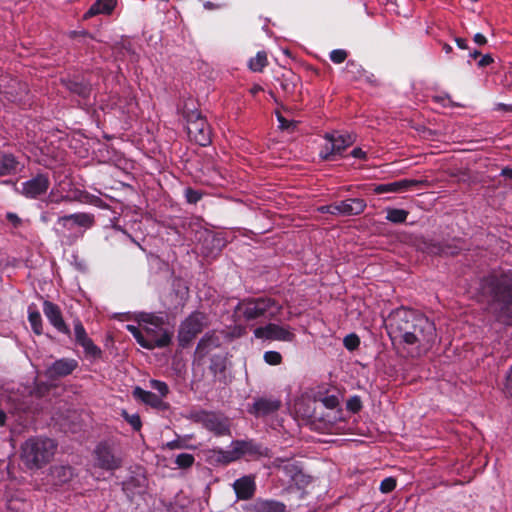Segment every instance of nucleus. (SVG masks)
Here are the masks:
<instances>
[{"label":"nucleus","instance_id":"nucleus-1","mask_svg":"<svg viewBox=\"0 0 512 512\" xmlns=\"http://www.w3.org/2000/svg\"><path fill=\"white\" fill-rule=\"evenodd\" d=\"M384 322L392 341L398 340L406 345L416 346L419 351L427 352L436 341L434 322L413 309L403 306L396 308L388 314Z\"/></svg>","mask_w":512,"mask_h":512},{"label":"nucleus","instance_id":"nucleus-2","mask_svg":"<svg viewBox=\"0 0 512 512\" xmlns=\"http://www.w3.org/2000/svg\"><path fill=\"white\" fill-rule=\"evenodd\" d=\"M482 290L491 298L488 309L495 320L512 326V270L484 278Z\"/></svg>","mask_w":512,"mask_h":512},{"label":"nucleus","instance_id":"nucleus-3","mask_svg":"<svg viewBox=\"0 0 512 512\" xmlns=\"http://www.w3.org/2000/svg\"><path fill=\"white\" fill-rule=\"evenodd\" d=\"M56 448L50 438H30L22 445L21 458L29 469H39L52 459Z\"/></svg>","mask_w":512,"mask_h":512},{"label":"nucleus","instance_id":"nucleus-4","mask_svg":"<svg viewBox=\"0 0 512 512\" xmlns=\"http://www.w3.org/2000/svg\"><path fill=\"white\" fill-rule=\"evenodd\" d=\"M282 310V305L270 297L245 298L238 302L235 312L245 321H253L259 318L272 319Z\"/></svg>","mask_w":512,"mask_h":512},{"label":"nucleus","instance_id":"nucleus-5","mask_svg":"<svg viewBox=\"0 0 512 512\" xmlns=\"http://www.w3.org/2000/svg\"><path fill=\"white\" fill-rule=\"evenodd\" d=\"M92 460L94 468L114 473L123 467L124 453L117 441L105 439L94 447Z\"/></svg>","mask_w":512,"mask_h":512},{"label":"nucleus","instance_id":"nucleus-6","mask_svg":"<svg viewBox=\"0 0 512 512\" xmlns=\"http://www.w3.org/2000/svg\"><path fill=\"white\" fill-rule=\"evenodd\" d=\"M167 317L163 314L141 313L139 315V324L145 332L148 342H157L164 337H168L165 347L172 342L173 331L166 327Z\"/></svg>","mask_w":512,"mask_h":512},{"label":"nucleus","instance_id":"nucleus-7","mask_svg":"<svg viewBox=\"0 0 512 512\" xmlns=\"http://www.w3.org/2000/svg\"><path fill=\"white\" fill-rule=\"evenodd\" d=\"M324 140L325 143L319 151V157L324 161H335L344 157V152L355 142V138L351 134L338 131L326 133Z\"/></svg>","mask_w":512,"mask_h":512},{"label":"nucleus","instance_id":"nucleus-8","mask_svg":"<svg viewBox=\"0 0 512 512\" xmlns=\"http://www.w3.org/2000/svg\"><path fill=\"white\" fill-rule=\"evenodd\" d=\"M184 118L189 139L202 147L210 145L211 128L206 118L197 110L184 111Z\"/></svg>","mask_w":512,"mask_h":512},{"label":"nucleus","instance_id":"nucleus-9","mask_svg":"<svg viewBox=\"0 0 512 512\" xmlns=\"http://www.w3.org/2000/svg\"><path fill=\"white\" fill-rule=\"evenodd\" d=\"M193 421L217 437L231 434L230 420L222 413L201 410L193 414Z\"/></svg>","mask_w":512,"mask_h":512},{"label":"nucleus","instance_id":"nucleus-10","mask_svg":"<svg viewBox=\"0 0 512 512\" xmlns=\"http://www.w3.org/2000/svg\"><path fill=\"white\" fill-rule=\"evenodd\" d=\"M205 319L206 316L203 312L194 311L182 321L178 331V341L181 347H187L203 331Z\"/></svg>","mask_w":512,"mask_h":512},{"label":"nucleus","instance_id":"nucleus-11","mask_svg":"<svg viewBox=\"0 0 512 512\" xmlns=\"http://www.w3.org/2000/svg\"><path fill=\"white\" fill-rule=\"evenodd\" d=\"M366 207L367 203L364 199L349 198L324 205L319 208V211L333 216H358L365 211Z\"/></svg>","mask_w":512,"mask_h":512},{"label":"nucleus","instance_id":"nucleus-12","mask_svg":"<svg viewBox=\"0 0 512 512\" xmlns=\"http://www.w3.org/2000/svg\"><path fill=\"white\" fill-rule=\"evenodd\" d=\"M26 162L27 158L20 149L2 144V177L22 173Z\"/></svg>","mask_w":512,"mask_h":512},{"label":"nucleus","instance_id":"nucleus-13","mask_svg":"<svg viewBox=\"0 0 512 512\" xmlns=\"http://www.w3.org/2000/svg\"><path fill=\"white\" fill-rule=\"evenodd\" d=\"M50 185L49 174L39 172L21 183V188L17 189V191L27 199H38L47 193Z\"/></svg>","mask_w":512,"mask_h":512},{"label":"nucleus","instance_id":"nucleus-14","mask_svg":"<svg viewBox=\"0 0 512 512\" xmlns=\"http://www.w3.org/2000/svg\"><path fill=\"white\" fill-rule=\"evenodd\" d=\"M235 461L242 457L267 456V448L253 439L235 440L231 444Z\"/></svg>","mask_w":512,"mask_h":512},{"label":"nucleus","instance_id":"nucleus-15","mask_svg":"<svg viewBox=\"0 0 512 512\" xmlns=\"http://www.w3.org/2000/svg\"><path fill=\"white\" fill-rule=\"evenodd\" d=\"M79 366L74 358H61L47 366L44 374L50 380H58L71 375Z\"/></svg>","mask_w":512,"mask_h":512},{"label":"nucleus","instance_id":"nucleus-16","mask_svg":"<svg viewBox=\"0 0 512 512\" xmlns=\"http://www.w3.org/2000/svg\"><path fill=\"white\" fill-rule=\"evenodd\" d=\"M254 336L258 339L278 340L286 342H291L295 338L294 333L274 323H269L266 326L257 327L254 330Z\"/></svg>","mask_w":512,"mask_h":512},{"label":"nucleus","instance_id":"nucleus-17","mask_svg":"<svg viewBox=\"0 0 512 512\" xmlns=\"http://www.w3.org/2000/svg\"><path fill=\"white\" fill-rule=\"evenodd\" d=\"M43 313L49 323L60 333L70 336L71 331L65 323L60 307L48 300L43 302Z\"/></svg>","mask_w":512,"mask_h":512},{"label":"nucleus","instance_id":"nucleus-18","mask_svg":"<svg viewBox=\"0 0 512 512\" xmlns=\"http://www.w3.org/2000/svg\"><path fill=\"white\" fill-rule=\"evenodd\" d=\"M57 223L67 230L72 229L73 226L89 229L95 224V217L90 213L78 212L59 217Z\"/></svg>","mask_w":512,"mask_h":512},{"label":"nucleus","instance_id":"nucleus-19","mask_svg":"<svg viewBox=\"0 0 512 512\" xmlns=\"http://www.w3.org/2000/svg\"><path fill=\"white\" fill-rule=\"evenodd\" d=\"M425 184H427L426 180L401 179L390 183L378 184L374 187L373 191L375 194L398 193Z\"/></svg>","mask_w":512,"mask_h":512},{"label":"nucleus","instance_id":"nucleus-20","mask_svg":"<svg viewBox=\"0 0 512 512\" xmlns=\"http://www.w3.org/2000/svg\"><path fill=\"white\" fill-rule=\"evenodd\" d=\"M233 489L238 500H250L256 492V482L253 475H245L236 479Z\"/></svg>","mask_w":512,"mask_h":512},{"label":"nucleus","instance_id":"nucleus-21","mask_svg":"<svg viewBox=\"0 0 512 512\" xmlns=\"http://www.w3.org/2000/svg\"><path fill=\"white\" fill-rule=\"evenodd\" d=\"M64 87L73 95L78 96L85 103L89 100L92 86L89 81L80 78L62 79Z\"/></svg>","mask_w":512,"mask_h":512},{"label":"nucleus","instance_id":"nucleus-22","mask_svg":"<svg viewBox=\"0 0 512 512\" xmlns=\"http://www.w3.org/2000/svg\"><path fill=\"white\" fill-rule=\"evenodd\" d=\"M221 345V339L215 331L207 332L198 342L195 349V357L199 360L204 359L213 350L219 348Z\"/></svg>","mask_w":512,"mask_h":512},{"label":"nucleus","instance_id":"nucleus-23","mask_svg":"<svg viewBox=\"0 0 512 512\" xmlns=\"http://www.w3.org/2000/svg\"><path fill=\"white\" fill-rule=\"evenodd\" d=\"M132 395L136 400H139L152 408L159 410H164L167 408V404L162 400L161 397L151 391L144 390L139 386H136L133 389Z\"/></svg>","mask_w":512,"mask_h":512},{"label":"nucleus","instance_id":"nucleus-24","mask_svg":"<svg viewBox=\"0 0 512 512\" xmlns=\"http://www.w3.org/2000/svg\"><path fill=\"white\" fill-rule=\"evenodd\" d=\"M280 407V400L259 398L254 402L250 412L256 417H264L276 412Z\"/></svg>","mask_w":512,"mask_h":512},{"label":"nucleus","instance_id":"nucleus-25","mask_svg":"<svg viewBox=\"0 0 512 512\" xmlns=\"http://www.w3.org/2000/svg\"><path fill=\"white\" fill-rule=\"evenodd\" d=\"M252 512H287L286 505L278 500L257 498L251 505Z\"/></svg>","mask_w":512,"mask_h":512},{"label":"nucleus","instance_id":"nucleus-26","mask_svg":"<svg viewBox=\"0 0 512 512\" xmlns=\"http://www.w3.org/2000/svg\"><path fill=\"white\" fill-rule=\"evenodd\" d=\"M127 330L133 335V337L141 347L148 350H153L155 348H165V344L167 343L168 340V337H164L161 340L152 343L146 340L145 332H142L140 328L134 325H128Z\"/></svg>","mask_w":512,"mask_h":512},{"label":"nucleus","instance_id":"nucleus-27","mask_svg":"<svg viewBox=\"0 0 512 512\" xmlns=\"http://www.w3.org/2000/svg\"><path fill=\"white\" fill-rule=\"evenodd\" d=\"M207 460L213 465L226 466L235 461L233 449L223 450L221 448H214L208 451Z\"/></svg>","mask_w":512,"mask_h":512},{"label":"nucleus","instance_id":"nucleus-28","mask_svg":"<svg viewBox=\"0 0 512 512\" xmlns=\"http://www.w3.org/2000/svg\"><path fill=\"white\" fill-rule=\"evenodd\" d=\"M117 5V0H96L85 13V18H90L95 15L104 14L110 15Z\"/></svg>","mask_w":512,"mask_h":512},{"label":"nucleus","instance_id":"nucleus-29","mask_svg":"<svg viewBox=\"0 0 512 512\" xmlns=\"http://www.w3.org/2000/svg\"><path fill=\"white\" fill-rule=\"evenodd\" d=\"M275 463L276 466L292 481H295L302 473V466L297 461H290L288 459L277 457L275 459Z\"/></svg>","mask_w":512,"mask_h":512},{"label":"nucleus","instance_id":"nucleus-30","mask_svg":"<svg viewBox=\"0 0 512 512\" xmlns=\"http://www.w3.org/2000/svg\"><path fill=\"white\" fill-rule=\"evenodd\" d=\"M13 84L17 85V90H14V85H9L2 94L11 101L17 102L22 100V95L27 93V85L25 83H20L17 80H11Z\"/></svg>","mask_w":512,"mask_h":512},{"label":"nucleus","instance_id":"nucleus-31","mask_svg":"<svg viewBox=\"0 0 512 512\" xmlns=\"http://www.w3.org/2000/svg\"><path fill=\"white\" fill-rule=\"evenodd\" d=\"M318 400L323 404V406L327 409H330V410H336V414H338V416H334V419L333 420H329V423L330 424H334L336 421L338 420H342V417H341V414H342V409L339 408V398L338 396L332 394V395H325L323 397H319Z\"/></svg>","mask_w":512,"mask_h":512},{"label":"nucleus","instance_id":"nucleus-32","mask_svg":"<svg viewBox=\"0 0 512 512\" xmlns=\"http://www.w3.org/2000/svg\"><path fill=\"white\" fill-rule=\"evenodd\" d=\"M52 475L58 484H65L73 479L75 473L74 468L69 465L55 466Z\"/></svg>","mask_w":512,"mask_h":512},{"label":"nucleus","instance_id":"nucleus-33","mask_svg":"<svg viewBox=\"0 0 512 512\" xmlns=\"http://www.w3.org/2000/svg\"><path fill=\"white\" fill-rule=\"evenodd\" d=\"M28 321L32 328V331L36 335H42L43 333V322L40 312L35 306H29L28 308Z\"/></svg>","mask_w":512,"mask_h":512},{"label":"nucleus","instance_id":"nucleus-34","mask_svg":"<svg viewBox=\"0 0 512 512\" xmlns=\"http://www.w3.org/2000/svg\"><path fill=\"white\" fill-rule=\"evenodd\" d=\"M345 75L350 81H357L366 74L365 69L355 60L346 63Z\"/></svg>","mask_w":512,"mask_h":512},{"label":"nucleus","instance_id":"nucleus-35","mask_svg":"<svg viewBox=\"0 0 512 512\" xmlns=\"http://www.w3.org/2000/svg\"><path fill=\"white\" fill-rule=\"evenodd\" d=\"M267 65L268 58L265 51H259L248 63L249 69L253 72H262Z\"/></svg>","mask_w":512,"mask_h":512},{"label":"nucleus","instance_id":"nucleus-36","mask_svg":"<svg viewBox=\"0 0 512 512\" xmlns=\"http://www.w3.org/2000/svg\"><path fill=\"white\" fill-rule=\"evenodd\" d=\"M386 220L394 224H402L406 221L409 212L399 208H387Z\"/></svg>","mask_w":512,"mask_h":512},{"label":"nucleus","instance_id":"nucleus-37","mask_svg":"<svg viewBox=\"0 0 512 512\" xmlns=\"http://www.w3.org/2000/svg\"><path fill=\"white\" fill-rule=\"evenodd\" d=\"M78 345H80L87 356L92 357L94 359L101 358L102 356V350L94 344L91 338L86 339L83 342H80Z\"/></svg>","mask_w":512,"mask_h":512},{"label":"nucleus","instance_id":"nucleus-38","mask_svg":"<svg viewBox=\"0 0 512 512\" xmlns=\"http://www.w3.org/2000/svg\"><path fill=\"white\" fill-rule=\"evenodd\" d=\"M121 416L123 417V419L129 425H131V427L133 428L134 431H140L141 430V428H142V421H141V418H140L139 414H137V413L130 414L126 410L123 409L121 411Z\"/></svg>","mask_w":512,"mask_h":512},{"label":"nucleus","instance_id":"nucleus-39","mask_svg":"<svg viewBox=\"0 0 512 512\" xmlns=\"http://www.w3.org/2000/svg\"><path fill=\"white\" fill-rule=\"evenodd\" d=\"M79 200L83 203L90 204L99 208L104 207V202L100 197L90 194L87 191L80 193Z\"/></svg>","mask_w":512,"mask_h":512},{"label":"nucleus","instance_id":"nucleus-40","mask_svg":"<svg viewBox=\"0 0 512 512\" xmlns=\"http://www.w3.org/2000/svg\"><path fill=\"white\" fill-rule=\"evenodd\" d=\"M195 462L194 455L190 453H181L177 455L175 464L181 469L190 468Z\"/></svg>","mask_w":512,"mask_h":512},{"label":"nucleus","instance_id":"nucleus-41","mask_svg":"<svg viewBox=\"0 0 512 512\" xmlns=\"http://www.w3.org/2000/svg\"><path fill=\"white\" fill-rule=\"evenodd\" d=\"M73 324H74V336H75L76 344H79L80 342H83L86 339H89L87 332H86L82 322L79 319L74 320Z\"/></svg>","mask_w":512,"mask_h":512},{"label":"nucleus","instance_id":"nucleus-42","mask_svg":"<svg viewBox=\"0 0 512 512\" xmlns=\"http://www.w3.org/2000/svg\"><path fill=\"white\" fill-rule=\"evenodd\" d=\"M184 196H185L187 203L196 204L197 202H199L202 199L203 193L200 190H196L191 187H187L184 190Z\"/></svg>","mask_w":512,"mask_h":512},{"label":"nucleus","instance_id":"nucleus-43","mask_svg":"<svg viewBox=\"0 0 512 512\" xmlns=\"http://www.w3.org/2000/svg\"><path fill=\"white\" fill-rule=\"evenodd\" d=\"M343 344L347 350L354 351L360 345V338L355 333L348 334L344 337Z\"/></svg>","mask_w":512,"mask_h":512},{"label":"nucleus","instance_id":"nucleus-44","mask_svg":"<svg viewBox=\"0 0 512 512\" xmlns=\"http://www.w3.org/2000/svg\"><path fill=\"white\" fill-rule=\"evenodd\" d=\"M431 252L439 254V255H456L458 254V250L456 247H451L449 245H433L431 248Z\"/></svg>","mask_w":512,"mask_h":512},{"label":"nucleus","instance_id":"nucleus-45","mask_svg":"<svg viewBox=\"0 0 512 512\" xmlns=\"http://www.w3.org/2000/svg\"><path fill=\"white\" fill-rule=\"evenodd\" d=\"M263 358L267 364L272 366H276L282 363V355L277 351H266Z\"/></svg>","mask_w":512,"mask_h":512},{"label":"nucleus","instance_id":"nucleus-46","mask_svg":"<svg viewBox=\"0 0 512 512\" xmlns=\"http://www.w3.org/2000/svg\"><path fill=\"white\" fill-rule=\"evenodd\" d=\"M362 401L361 398L357 395L352 396L347 400L346 408L348 411L352 413H358L362 409Z\"/></svg>","mask_w":512,"mask_h":512},{"label":"nucleus","instance_id":"nucleus-47","mask_svg":"<svg viewBox=\"0 0 512 512\" xmlns=\"http://www.w3.org/2000/svg\"><path fill=\"white\" fill-rule=\"evenodd\" d=\"M330 60L335 64L343 63L347 57L348 52L344 49H335L330 52Z\"/></svg>","mask_w":512,"mask_h":512},{"label":"nucleus","instance_id":"nucleus-48","mask_svg":"<svg viewBox=\"0 0 512 512\" xmlns=\"http://www.w3.org/2000/svg\"><path fill=\"white\" fill-rule=\"evenodd\" d=\"M396 485L397 481L395 478L387 477L381 481L379 489L382 493H390L396 488Z\"/></svg>","mask_w":512,"mask_h":512},{"label":"nucleus","instance_id":"nucleus-49","mask_svg":"<svg viewBox=\"0 0 512 512\" xmlns=\"http://www.w3.org/2000/svg\"><path fill=\"white\" fill-rule=\"evenodd\" d=\"M150 386L154 390H157L161 397H166L167 394L169 393V387L164 381L153 379L150 381Z\"/></svg>","mask_w":512,"mask_h":512},{"label":"nucleus","instance_id":"nucleus-50","mask_svg":"<svg viewBox=\"0 0 512 512\" xmlns=\"http://www.w3.org/2000/svg\"><path fill=\"white\" fill-rule=\"evenodd\" d=\"M6 220L13 228H19L23 224V220L13 212L6 213Z\"/></svg>","mask_w":512,"mask_h":512},{"label":"nucleus","instance_id":"nucleus-51","mask_svg":"<svg viewBox=\"0 0 512 512\" xmlns=\"http://www.w3.org/2000/svg\"><path fill=\"white\" fill-rule=\"evenodd\" d=\"M24 505H25V503L20 500L10 499L7 502V510L19 511L21 509V507Z\"/></svg>","mask_w":512,"mask_h":512},{"label":"nucleus","instance_id":"nucleus-52","mask_svg":"<svg viewBox=\"0 0 512 512\" xmlns=\"http://www.w3.org/2000/svg\"><path fill=\"white\" fill-rule=\"evenodd\" d=\"M350 155L354 158H357V159H361V160H367V153L362 150L360 147H356L354 148L351 152H350Z\"/></svg>","mask_w":512,"mask_h":512},{"label":"nucleus","instance_id":"nucleus-53","mask_svg":"<svg viewBox=\"0 0 512 512\" xmlns=\"http://www.w3.org/2000/svg\"><path fill=\"white\" fill-rule=\"evenodd\" d=\"M493 58L490 54H486L484 56L481 57V59L478 61V67L480 68H483V67H486L488 65H490L491 63H493Z\"/></svg>","mask_w":512,"mask_h":512},{"label":"nucleus","instance_id":"nucleus-54","mask_svg":"<svg viewBox=\"0 0 512 512\" xmlns=\"http://www.w3.org/2000/svg\"><path fill=\"white\" fill-rule=\"evenodd\" d=\"M280 86L285 92H293L295 88V85L292 82H289L287 79L281 81Z\"/></svg>","mask_w":512,"mask_h":512},{"label":"nucleus","instance_id":"nucleus-55","mask_svg":"<svg viewBox=\"0 0 512 512\" xmlns=\"http://www.w3.org/2000/svg\"><path fill=\"white\" fill-rule=\"evenodd\" d=\"M495 110L503 112H512V104L497 103Z\"/></svg>","mask_w":512,"mask_h":512},{"label":"nucleus","instance_id":"nucleus-56","mask_svg":"<svg viewBox=\"0 0 512 512\" xmlns=\"http://www.w3.org/2000/svg\"><path fill=\"white\" fill-rule=\"evenodd\" d=\"M277 120H278V121H279V123H280V128H281V129H288V128H289V126H290V124H291V123H290L287 119H285V118L283 117V115H282V114H280V113H278V114H277Z\"/></svg>","mask_w":512,"mask_h":512},{"label":"nucleus","instance_id":"nucleus-57","mask_svg":"<svg viewBox=\"0 0 512 512\" xmlns=\"http://www.w3.org/2000/svg\"><path fill=\"white\" fill-rule=\"evenodd\" d=\"M473 40H474V42L476 44H478L480 46L481 45H485L487 43L486 37L483 34H481V33L475 34L474 37H473Z\"/></svg>","mask_w":512,"mask_h":512},{"label":"nucleus","instance_id":"nucleus-58","mask_svg":"<svg viewBox=\"0 0 512 512\" xmlns=\"http://www.w3.org/2000/svg\"><path fill=\"white\" fill-rule=\"evenodd\" d=\"M455 42L460 49H463V50L468 49V44H467L466 39L457 37V38H455Z\"/></svg>","mask_w":512,"mask_h":512},{"label":"nucleus","instance_id":"nucleus-59","mask_svg":"<svg viewBox=\"0 0 512 512\" xmlns=\"http://www.w3.org/2000/svg\"><path fill=\"white\" fill-rule=\"evenodd\" d=\"M501 176L505 177V178H508V179H512V168L510 167H504L502 170H501Z\"/></svg>","mask_w":512,"mask_h":512},{"label":"nucleus","instance_id":"nucleus-60","mask_svg":"<svg viewBox=\"0 0 512 512\" xmlns=\"http://www.w3.org/2000/svg\"><path fill=\"white\" fill-rule=\"evenodd\" d=\"M167 448L173 450V449H179L181 448V443L178 440L170 441L166 444Z\"/></svg>","mask_w":512,"mask_h":512},{"label":"nucleus","instance_id":"nucleus-61","mask_svg":"<svg viewBox=\"0 0 512 512\" xmlns=\"http://www.w3.org/2000/svg\"><path fill=\"white\" fill-rule=\"evenodd\" d=\"M261 91H263V88H262L260 85H258V84L253 85V86L250 88V90H249V92H250L253 96L257 95V94H258L259 92H261Z\"/></svg>","mask_w":512,"mask_h":512},{"label":"nucleus","instance_id":"nucleus-62","mask_svg":"<svg viewBox=\"0 0 512 512\" xmlns=\"http://www.w3.org/2000/svg\"><path fill=\"white\" fill-rule=\"evenodd\" d=\"M442 49L444 50L445 53L449 54L452 52L453 48L451 45L447 44V43H444L443 46H442Z\"/></svg>","mask_w":512,"mask_h":512},{"label":"nucleus","instance_id":"nucleus-63","mask_svg":"<svg viewBox=\"0 0 512 512\" xmlns=\"http://www.w3.org/2000/svg\"><path fill=\"white\" fill-rule=\"evenodd\" d=\"M480 56H481V52L478 50H474V51L470 52V57L473 59H477Z\"/></svg>","mask_w":512,"mask_h":512},{"label":"nucleus","instance_id":"nucleus-64","mask_svg":"<svg viewBox=\"0 0 512 512\" xmlns=\"http://www.w3.org/2000/svg\"><path fill=\"white\" fill-rule=\"evenodd\" d=\"M204 7L207 9H213L215 8V5L212 2L207 1L204 3Z\"/></svg>","mask_w":512,"mask_h":512}]
</instances>
